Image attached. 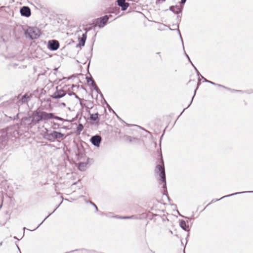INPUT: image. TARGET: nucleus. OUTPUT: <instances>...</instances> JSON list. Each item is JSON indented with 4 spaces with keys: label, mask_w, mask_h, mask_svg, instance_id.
<instances>
[{
    "label": "nucleus",
    "mask_w": 253,
    "mask_h": 253,
    "mask_svg": "<svg viewBox=\"0 0 253 253\" xmlns=\"http://www.w3.org/2000/svg\"><path fill=\"white\" fill-rule=\"evenodd\" d=\"M186 0H181L180 3L181 4H184Z\"/></svg>",
    "instance_id": "nucleus-23"
},
{
    "label": "nucleus",
    "mask_w": 253,
    "mask_h": 253,
    "mask_svg": "<svg viewBox=\"0 0 253 253\" xmlns=\"http://www.w3.org/2000/svg\"><path fill=\"white\" fill-rule=\"evenodd\" d=\"M21 100L23 103L27 102V95H24L22 97Z\"/></svg>",
    "instance_id": "nucleus-19"
},
{
    "label": "nucleus",
    "mask_w": 253,
    "mask_h": 253,
    "mask_svg": "<svg viewBox=\"0 0 253 253\" xmlns=\"http://www.w3.org/2000/svg\"><path fill=\"white\" fill-rule=\"evenodd\" d=\"M20 13L22 16L28 17L31 15V10L27 6H23L20 9Z\"/></svg>",
    "instance_id": "nucleus-8"
},
{
    "label": "nucleus",
    "mask_w": 253,
    "mask_h": 253,
    "mask_svg": "<svg viewBox=\"0 0 253 253\" xmlns=\"http://www.w3.org/2000/svg\"><path fill=\"white\" fill-rule=\"evenodd\" d=\"M85 33L84 34H83L82 37L81 38H79V45L80 46H84L85 44V42L86 39V33H87V30L86 29H85Z\"/></svg>",
    "instance_id": "nucleus-12"
},
{
    "label": "nucleus",
    "mask_w": 253,
    "mask_h": 253,
    "mask_svg": "<svg viewBox=\"0 0 253 253\" xmlns=\"http://www.w3.org/2000/svg\"><path fill=\"white\" fill-rule=\"evenodd\" d=\"M185 55H186V57L188 58L189 60L191 62V61H190V58H189V57L188 55L186 53H185Z\"/></svg>",
    "instance_id": "nucleus-26"
},
{
    "label": "nucleus",
    "mask_w": 253,
    "mask_h": 253,
    "mask_svg": "<svg viewBox=\"0 0 253 253\" xmlns=\"http://www.w3.org/2000/svg\"><path fill=\"white\" fill-rule=\"evenodd\" d=\"M134 126H137V127L139 126H138V125H134Z\"/></svg>",
    "instance_id": "nucleus-32"
},
{
    "label": "nucleus",
    "mask_w": 253,
    "mask_h": 253,
    "mask_svg": "<svg viewBox=\"0 0 253 253\" xmlns=\"http://www.w3.org/2000/svg\"><path fill=\"white\" fill-rule=\"evenodd\" d=\"M59 47V43L56 40H50L48 42V48L51 50H56Z\"/></svg>",
    "instance_id": "nucleus-5"
},
{
    "label": "nucleus",
    "mask_w": 253,
    "mask_h": 253,
    "mask_svg": "<svg viewBox=\"0 0 253 253\" xmlns=\"http://www.w3.org/2000/svg\"><path fill=\"white\" fill-rule=\"evenodd\" d=\"M196 71H197V74H199V71H198L197 70H196Z\"/></svg>",
    "instance_id": "nucleus-33"
},
{
    "label": "nucleus",
    "mask_w": 253,
    "mask_h": 253,
    "mask_svg": "<svg viewBox=\"0 0 253 253\" xmlns=\"http://www.w3.org/2000/svg\"><path fill=\"white\" fill-rule=\"evenodd\" d=\"M25 35L32 40L36 39L40 36V31L36 27H29L25 32Z\"/></svg>",
    "instance_id": "nucleus-2"
},
{
    "label": "nucleus",
    "mask_w": 253,
    "mask_h": 253,
    "mask_svg": "<svg viewBox=\"0 0 253 253\" xmlns=\"http://www.w3.org/2000/svg\"><path fill=\"white\" fill-rule=\"evenodd\" d=\"M193 97H194V96H193ZM193 98H192V100H191V101L190 102V104H191V103H192V100H193Z\"/></svg>",
    "instance_id": "nucleus-31"
},
{
    "label": "nucleus",
    "mask_w": 253,
    "mask_h": 253,
    "mask_svg": "<svg viewBox=\"0 0 253 253\" xmlns=\"http://www.w3.org/2000/svg\"><path fill=\"white\" fill-rule=\"evenodd\" d=\"M244 192H243V193H244ZM242 193V192H237V193H234V194H230V195H227V196H223L222 198H221V199H222V198L226 197L231 196L234 195L239 194H240V193Z\"/></svg>",
    "instance_id": "nucleus-18"
},
{
    "label": "nucleus",
    "mask_w": 253,
    "mask_h": 253,
    "mask_svg": "<svg viewBox=\"0 0 253 253\" xmlns=\"http://www.w3.org/2000/svg\"><path fill=\"white\" fill-rule=\"evenodd\" d=\"M66 94L65 91L63 90H57L53 94L51 95V97L54 99L60 98L64 96Z\"/></svg>",
    "instance_id": "nucleus-7"
},
{
    "label": "nucleus",
    "mask_w": 253,
    "mask_h": 253,
    "mask_svg": "<svg viewBox=\"0 0 253 253\" xmlns=\"http://www.w3.org/2000/svg\"><path fill=\"white\" fill-rule=\"evenodd\" d=\"M183 4H181L180 2L179 5L171 6L169 7V9L171 11H172L174 13L178 14L181 12L183 8Z\"/></svg>",
    "instance_id": "nucleus-10"
},
{
    "label": "nucleus",
    "mask_w": 253,
    "mask_h": 253,
    "mask_svg": "<svg viewBox=\"0 0 253 253\" xmlns=\"http://www.w3.org/2000/svg\"><path fill=\"white\" fill-rule=\"evenodd\" d=\"M109 19V17L107 15H105L101 17L97 21L98 26L100 28L103 27L106 24Z\"/></svg>",
    "instance_id": "nucleus-6"
},
{
    "label": "nucleus",
    "mask_w": 253,
    "mask_h": 253,
    "mask_svg": "<svg viewBox=\"0 0 253 253\" xmlns=\"http://www.w3.org/2000/svg\"><path fill=\"white\" fill-rule=\"evenodd\" d=\"M64 134L57 131L49 132L47 131L45 137L50 141H53L55 139H62Z\"/></svg>",
    "instance_id": "nucleus-3"
},
{
    "label": "nucleus",
    "mask_w": 253,
    "mask_h": 253,
    "mask_svg": "<svg viewBox=\"0 0 253 253\" xmlns=\"http://www.w3.org/2000/svg\"><path fill=\"white\" fill-rule=\"evenodd\" d=\"M178 31L179 34V35H180V38H181V41H182V37H181V34H180V31H179V30H178ZM182 42H183V41H182ZM182 44L183 45V42H182Z\"/></svg>",
    "instance_id": "nucleus-24"
},
{
    "label": "nucleus",
    "mask_w": 253,
    "mask_h": 253,
    "mask_svg": "<svg viewBox=\"0 0 253 253\" xmlns=\"http://www.w3.org/2000/svg\"><path fill=\"white\" fill-rule=\"evenodd\" d=\"M126 0H118V5L122 7L123 10H125L129 6V3L125 2Z\"/></svg>",
    "instance_id": "nucleus-11"
},
{
    "label": "nucleus",
    "mask_w": 253,
    "mask_h": 253,
    "mask_svg": "<svg viewBox=\"0 0 253 253\" xmlns=\"http://www.w3.org/2000/svg\"><path fill=\"white\" fill-rule=\"evenodd\" d=\"M61 105H63V106H66V104H65V103H61Z\"/></svg>",
    "instance_id": "nucleus-27"
},
{
    "label": "nucleus",
    "mask_w": 253,
    "mask_h": 253,
    "mask_svg": "<svg viewBox=\"0 0 253 253\" xmlns=\"http://www.w3.org/2000/svg\"><path fill=\"white\" fill-rule=\"evenodd\" d=\"M90 78H86V79H87V82L88 84L89 83V82H90V80H89Z\"/></svg>",
    "instance_id": "nucleus-25"
},
{
    "label": "nucleus",
    "mask_w": 253,
    "mask_h": 253,
    "mask_svg": "<svg viewBox=\"0 0 253 253\" xmlns=\"http://www.w3.org/2000/svg\"><path fill=\"white\" fill-rule=\"evenodd\" d=\"M87 165V163H80L79 164L78 168L80 170L84 171L86 169Z\"/></svg>",
    "instance_id": "nucleus-13"
},
{
    "label": "nucleus",
    "mask_w": 253,
    "mask_h": 253,
    "mask_svg": "<svg viewBox=\"0 0 253 253\" xmlns=\"http://www.w3.org/2000/svg\"><path fill=\"white\" fill-rule=\"evenodd\" d=\"M155 171L157 173L159 174L160 177H161L160 180L162 181V182L164 183V185H165L166 184V175L164 167L161 165H157Z\"/></svg>",
    "instance_id": "nucleus-4"
},
{
    "label": "nucleus",
    "mask_w": 253,
    "mask_h": 253,
    "mask_svg": "<svg viewBox=\"0 0 253 253\" xmlns=\"http://www.w3.org/2000/svg\"><path fill=\"white\" fill-rule=\"evenodd\" d=\"M98 119V114L95 113L90 115V119L93 121H96Z\"/></svg>",
    "instance_id": "nucleus-15"
},
{
    "label": "nucleus",
    "mask_w": 253,
    "mask_h": 253,
    "mask_svg": "<svg viewBox=\"0 0 253 253\" xmlns=\"http://www.w3.org/2000/svg\"><path fill=\"white\" fill-rule=\"evenodd\" d=\"M51 119L58 120H62L59 117L55 116L53 113L37 110L33 113L32 116L25 119V121L26 122L25 125L34 126L39 124L40 121H47Z\"/></svg>",
    "instance_id": "nucleus-1"
},
{
    "label": "nucleus",
    "mask_w": 253,
    "mask_h": 253,
    "mask_svg": "<svg viewBox=\"0 0 253 253\" xmlns=\"http://www.w3.org/2000/svg\"><path fill=\"white\" fill-rule=\"evenodd\" d=\"M89 80L90 81L91 84L92 86L93 87H94V86L96 85L95 83L94 82V81L92 79H89Z\"/></svg>",
    "instance_id": "nucleus-20"
},
{
    "label": "nucleus",
    "mask_w": 253,
    "mask_h": 253,
    "mask_svg": "<svg viewBox=\"0 0 253 253\" xmlns=\"http://www.w3.org/2000/svg\"><path fill=\"white\" fill-rule=\"evenodd\" d=\"M180 226L184 230H186V227H187L186 224V222L184 220H182L180 221Z\"/></svg>",
    "instance_id": "nucleus-14"
},
{
    "label": "nucleus",
    "mask_w": 253,
    "mask_h": 253,
    "mask_svg": "<svg viewBox=\"0 0 253 253\" xmlns=\"http://www.w3.org/2000/svg\"><path fill=\"white\" fill-rule=\"evenodd\" d=\"M202 78L205 80V82H208V83H210V84H214V85H217V84H215V83H213V82H211V81H208V80H206L205 78H204L203 77H202Z\"/></svg>",
    "instance_id": "nucleus-17"
},
{
    "label": "nucleus",
    "mask_w": 253,
    "mask_h": 253,
    "mask_svg": "<svg viewBox=\"0 0 253 253\" xmlns=\"http://www.w3.org/2000/svg\"><path fill=\"white\" fill-rule=\"evenodd\" d=\"M217 85L218 86H220V87H222L223 88H226V89H227L228 90H230V89L229 88L226 87H225V86H223L222 85H221V84H217Z\"/></svg>",
    "instance_id": "nucleus-21"
},
{
    "label": "nucleus",
    "mask_w": 253,
    "mask_h": 253,
    "mask_svg": "<svg viewBox=\"0 0 253 253\" xmlns=\"http://www.w3.org/2000/svg\"><path fill=\"white\" fill-rule=\"evenodd\" d=\"M93 204L94 206V207H95L96 209L97 210V207H96V206L95 205H94V204Z\"/></svg>",
    "instance_id": "nucleus-30"
},
{
    "label": "nucleus",
    "mask_w": 253,
    "mask_h": 253,
    "mask_svg": "<svg viewBox=\"0 0 253 253\" xmlns=\"http://www.w3.org/2000/svg\"><path fill=\"white\" fill-rule=\"evenodd\" d=\"M122 219H138V218L134 215L130 216H123L121 217Z\"/></svg>",
    "instance_id": "nucleus-16"
},
{
    "label": "nucleus",
    "mask_w": 253,
    "mask_h": 253,
    "mask_svg": "<svg viewBox=\"0 0 253 253\" xmlns=\"http://www.w3.org/2000/svg\"><path fill=\"white\" fill-rule=\"evenodd\" d=\"M94 89L97 92L98 91V90H99L98 87H97V85H96L95 86H94L93 87Z\"/></svg>",
    "instance_id": "nucleus-22"
},
{
    "label": "nucleus",
    "mask_w": 253,
    "mask_h": 253,
    "mask_svg": "<svg viewBox=\"0 0 253 253\" xmlns=\"http://www.w3.org/2000/svg\"><path fill=\"white\" fill-rule=\"evenodd\" d=\"M101 140V137L99 135H95L91 137V143L95 146L98 147Z\"/></svg>",
    "instance_id": "nucleus-9"
},
{
    "label": "nucleus",
    "mask_w": 253,
    "mask_h": 253,
    "mask_svg": "<svg viewBox=\"0 0 253 253\" xmlns=\"http://www.w3.org/2000/svg\"><path fill=\"white\" fill-rule=\"evenodd\" d=\"M82 128H83V127H79V128H80V129H79V130L80 131H81V130H82Z\"/></svg>",
    "instance_id": "nucleus-29"
},
{
    "label": "nucleus",
    "mask_w": 253,
    "mask_h": 253,
    "mask_svg": "<svg viewBox=\"0 0 253 253\" xmlns=\"http://www.w3.org/2000/svg\"><path fill=\"white\" fill-rule=\"evenodd\" d=\"M78 126H80V127H81V126H83V125L81 124H80Z\"/></svg>",
    "instance_id": "nucleus-28"
}]
</instances>
